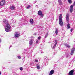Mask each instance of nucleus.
Returning a JSON list of instances; mask_svg holds the SVG:
<instances>
[{"label":"nucleus","instance_id":"nucleus-32","mask_svg":"<svg viewBox=\"0 0 75 75\" xmlns=\"http://www.w3.org/2000/svg\"><path fill=\"white\" fill-rule=\"evenodd\" d=\"M17 57L18 58V59H21V57L19 56H17Z\"/></svg>","mask_w":75,"mask_h":75},{"label":"nucleus","instance_id":"nucleus-25","mask_svg":"<svg viewBox=\"0 0 75 75\" xmlns=\"http://www.w3.org/2000/svg\"><path fill=\"white\" fill-rule=\"evenodd\" d=\"M63 58H64V57H62L61 58H60L59 60L61 61V60H62V59H63Z\"/></svg>","mask_w":75,"mask_h":75},{"label":"nucleus","instance_id":"nucleus-11","mask_svg":"<svg viewBox=\"0 0 75 75\" xmlns=\"http://www.w3.org/2000/svg\"><path fill=\"white\" fill-rule=\"evenodd\" d=\"M74 51H75V48H72L70 53V54L71 55L74 54Z\"/></svg>","mask_w":75,"mask_h":75},{"label":"nucleus","instance_id":"nucleus-42","mask_svg":"<svg viewBox=\"0 0 75 75\" xmlns=\"http://www.w3.org/2000/svg\"><path fill=\"white\" fill-rule=\"evenodd\" d=\"M36 7H37V8L38 7V5H37L36 6Z\"/></svg>","mask_w":75,"mask_h":75},{"label":"nucleus","instance_id":"nucleus-33","mask_svg":"<svg viewBox=\"0 0 75 75\" xmlns=\"http://www.w3.org/2000/svg\"><path fill=\"white\" fill-rule=\"evenodd\" d=\"M40 39H41V36H39L38 38V39L39 40H40Z\"/></svg>","mask_w":75,"mask_h":75},{"label":"nucleus","instance_id":"nucleus-2","mask_svg":"<svg viewBox=\"0 0 75 75\" xmlns=\"http://www.w3.org/2000/svg\"><path fill=\"white\" fill-rule=\"evenodd\" d=\"M62 14H61L60 15L59 17V23L60 26H61V27L63 26V22H62Z\"/></svg>","mask_w":75,"mask_h":75},{"label":"nucleus","instance_id":"nucleus-15","mask_svg":"<svg viewBox=\"0 0 75 75\" xmlns=\"http://www.w3.org/2000/svg\"><path fill=\"white\" fill-rule=\"evenodd\" d=\"M58 28H56V30L55 31V33L56 34V35H58Z\"/></svg>","mask_w":75,"mask_h":75},{"label":"nucleus","instance_id":"nucleus-19","mask_svg":"<svg viewBox=\"0 0 75 75\" xmlns=\"http://www.w3.org/2000/svg\"><path fill=\"white\" fill-rule=\"evenodd\" d=\"M30 22L31 24H33V23H34V22L33 21V19H30Z\"/></svg>","mask_w":75,"mask_h":75},{"label":"nucleus","instance_id":"nucleus-35","mask_svg":"<svg viewBox=\"0 0 75 75\" xmlns=\"http://www.w3.org/2000/svg\"><path fill=\"white\" fill-rule=\"evenodd\" d=\"M38 40H36V43H38Z\"/></svg>","mask_w":75,"mask_h":75},{"label":"nucleus","instance_id":"nucleus-12","mask_svg":"<svg viewBox=\"0 0 75 75\" xmlns=\"http://www.w3.org/2000/svg\"><path fill=\"white\" fill-rule=\"evenodd\" d=\"M5 30L6 31V32H9V31H12V30H11L10 29H8V28H5Z\"/></svg>","mask_w":75,"mask_h":75},{"label":"nucleus","instance_id":"nucleus-36","mask_svg":"<svg viewBox=\"0 0 75 75\" xmlns=\"http://www.w3.org/2000/svg\"><path fill=\"white\" fill-rule=\"evenodd\" d=\"M73 48H74V50H75V45L73 46Z\"/></svg>","mask_w":75,"mask_h":75},{"label":"nucleus","instance_id":"nucleus-37","mask_svg":"<svg viewBox=\"0 0 75 75\" xmlns=\"http://www.w3.org/2000/svg\"><path fill=\"white\" fill-rule=\"evenodd\" d=\"M44 59H46L47 58V57H46V56H45V57H44Z\"/></svg>","mask_w":75,"mask_h":75},{"label":"nucleus","instance_id":"nucleus-48","mask_svg":"<svg viewBox=\"0 0 75 75\" xmlns=\"http://www.w3.org/2000/svg\"><path fill=\"white\" fill-rule=\"evenodd\" d=\"M25 51H26V49H25Z\"/></svg>","mask_w":75,"mask_h":75},{"label":"nucleus","instance_id":"nucleus-51","mask_svg":"<svg viewBox=\"0 0 75 75\" xmlns=\"http://www.w3.org/2000/svg\"><path fill=\"white\" fill-rule=\"evenodd\" d=\"M48 60H49V59H48Z\"/></svg>","mask_w":75,"mask_h":75},{"label":"nucleus","instance_id":"nucleus-9","mask_svg":"<svg viewBox=\"0 0 75 75\" xmlns=\"http://www.w3.org/2000/svg\"><path fill=\"white\" fill-rule=\"evenodd\" d=\"M54 41H55V42H54V44L53 46V48H55V47H56V45H57V43H58V42L57 41V40H55Z\"/></svg>","mask_w":75,"mask_h":75},{"label":"nucleus","instance_id":"nucleus-26","mask_svg":"<svg viewBox=\"0 0 75 75\" xmlns=\"http://www.w3.org/2000/svg\"><path fill=\"white\" fill-rule=\"evenodd\" d=\"M73 11V9L70 8V13H72Z\"/></svg>","mask_w":75,"mask_h":75},{"label":"nucleus","instance_id":"nucleus-8","mask_svg":"<svg viewBox=\"0 0 75 75\" xmlns=\"http://www.w3.org/2000/svg\"><path fill=\"white\" fill-rule=\"evenodd\" d=\"M74 72V70H71L69 73L68 75H73V74Z\"/></svg>","mask_w":75,"mask_h":75},{"label":"nucleus","instance_id":"nucleus-10","mask_svg":"<svg viewBox=\"0 0 75 75\" xmlns=\"http://www.w3.org/2000/svg\"><path fill=\"white\" fill-rule=\"evenodd\" d=\"M54 70H52L49 74V75H52L53 74H54Z\"/></svg>","mask_w":75,"mask_h":75},{"label":"nucleus","instance_id":"nucleus-38","mask_svg":"<svg viewBox=\"0 0 75 75\" xmlns=\"http://www.w3.org/2000/svg\"><path fill=\"white\" fill-rule=\"evenodd\" d=\"M35 3H36V2L35 1H34V2H33V4H35Z\"/></svg>","mask_w":75,"mask_h":75},{"label":"nucleus","instance_id":"nucleus-24","mask_svg":"<svg viewBox=\"0 0 75 75\" xmlns=\"http://www.w3.org/2000/svg\"><path fill=\"white\" fill-rule=\"evenodd\" d=\"M47 37H48V33H46V34L45 35L44 37V38H46Z\"/></svg>","mask_w":75,"mask_h":75},{"label":"nucleus","instance_id":"nucleus-27","mask_svg":"<svg viewBox=\"0 0 75 75\" xmlns=\"http://www.w3.org/2000/svg\"><path fill=\"white\" fill-rule=\"evenodd\" d=\"M43 42H45V38H44L43 39Z\"/></svg>","mask_w":75,"mask_h":75},{"label":"nucleus","instance_id":"nucleus-3","mask_svg":"<svg viewBox=\"0 0 75 75\" xmlns=\"http://www.w3.org/2000/svg\"><path fill=\"white\" fill-rule=\"evenodd\" d=\"M65 54L66 57V58H70V55H69V50L65 51Z\"/></svg>","mask_w":75,"mask_h":75},{"label":"nucleus","instance_id":"nucleus-18","mask_svg":"<svg viewBox=\"0 0 75 75\" xmlns=\"http://www.w3.org/2000/svg\"><path fill=\"white\" fill-rule=\"evenodd\" d=\"M37 68L38 69H40V65L38 64H36Z\"/></svg>","mask_w":75,"mask_h":75},{"label":"nucleus","instance_id":"nucleus-46","mask_svg":"<svg viewBox=\"0 0 75 75\" xmlns=\"http://www.w3.org/2000/svg\"><path fill=\"white\" fill-rule=\"evenodd\" d=\"M74 42H75V39L74 40Z\"/></svg>","mask_w":75,"mask_h":75},{"label":"nucleus","instance_id":"nucleus-40","mask_svg":"<svg viewBox=\"0 0 75 75\" xmlns=\"http://www.w3.org/2000/svg\"><path fill=\"white\" fill-rule=\"evenodd\" d=\"M11 47H12V46H10L9 48L10 49V48H11Z\"/></svg>","mask_w":75,"mask_h":75},{"label":"nucleus","instance_id":"nucleus-31","mask_svg":"<svg viewBox=\"0 0 75 75\" xmlns=\"http://www.w3.org/2000/svg\"><path fill=\"white\" fill-rule=\"evenodd\" d=\"M20 70L21 71H23V67H20Z\"/></svg>","mask_w":75,"mask_h":75},{"label":"nucleus","instance_id":"nucleus-49","mask_svg":"<svg viewBox=\"0 0 75 75\" xmlns=\"http://www.w3.org/2000/svg\"><path fill=\"white\" fill-rule=\"evenodd\" d=\"M63 54H64V53H63Z\"/></svg>","mask_w":75,"mask_h":75},{"label":"nucleus","instance_id":"nucleus-23","mask_svg":"<svg viewBox=\"0 0 75 75\" xmlns=\"http://www.w3.org/2000/svg\"><path fill=\"white\" fill-rule=\"evenodd\" d=\"M30 7H31V6H30V5H29L27 6V7L26 8L27 9H28L29 8H30Z\"/></svg>","mask_w":75,"mask_h":75},{"label":"nucleus","instance_id":"nucleus-16","mask_svg":"<svg viewBox=\"0 0 75 75\" xmlns=\"http://www.w3.org/2000/svg\"><path fill=\"white\" fill-rule=\"evenodd\" d=\"M38 15L40 16V15H41L42 14V11H38Z\"/></svg>","mask_w":75,"mask_h":75},{"label":"nucleus","instance_id":"nucleus-5","mask_svg":"<svg viewBox=\"0 0 75 75\" xmlns=\"http://www.w3.org/2000/svg\"><path fill=\"white\" fill-rule=\"evenodd\" d=\"M3 23L4 24V26H5V25H7L8 24V21H7L6 19H4V21H3Z\"/></svg>","mask_w":75,"mask_h":75},{"label":"nucleus","instance_id":"nucleus-28","mask_svg":"<svg viewBox=\"0 0 75 75\" xmlns=\"http://www.w3.org/2000/svg\"><path fill=\"white\" fill-rule=\"evenodd\" d=\"M73 5H71L70 6V8H71V9H73Z\"/></svg>","mask_w":75,"mask_h":75},{"label":"nucleus","instance_id":"nucleus-47","mask_svg":"<svg viewBox=\"0 0 75 75\" xmlns=\"http://www.w3.org/2000/svg\"><path fill=\"white\" fill-rule=\"evenodd\" d=\"M0 75H1V73H0Z\"/></svg>","mask_w":75,"mask_h":75},{"label":"nucleus","instance_id":"nucleus-50","mask_svg":"<svg viewBox=\"0 0 75 75\" xmlns=\"http://www.w3.org/2000/svg\"><path fill=\"white\" fill-rule=\"evenodd\" d=\"M12 20H13V19H12Z\"/></svg>","mask_w":75,"mask_h":75},{"label":"nucleus","instance_id":"nucleus-21","mask_svg":"<svg viewBox=\"0 0 75 75\" xmlns=\"http://www.w3.org/2000/svg\"><path fill=\"white\" fill-rule=\"evenodd\" d=\"M65 46L67 47V48H70V47H71V46H69V45L68 44H65Z\"/></svg>","mask_w":75,"mask_h":75},{"label":"nucleus","instance_id":"nucleus-44","mask_svg":"<svg viewBox=\"0 0 75 75\" xmlns=\"http://www.w3.org/2000/svg\"><path fill=\"white\" fill-rule=\"evenodd\" d=\"M47 5H48V3H47Z\"/></svg>","mask_w":75,"mask_h":75},{"label":"nucleus","instance_id":"nucleus-45","mask_svg":"<svg viewBox=\"0 0 75 75\" xmlns=\"http://www.w3.org/2000/svg\"><path fill=\"white\" fill-rule=\"evenodd\" d=\"M43 52L42 51H41V53H42V52Z\"/></svg>","mask_w":75,"mask_h":75},{"label":"nucleus","instance_id":"nucleus-17","mask_svg":"<svg viewBox=\"0 0 75 75\" xmlns=\"http://www.w3.org/2000/svg\"><path fill=\"white\" fill-rule=\"evenodd\" d=\"M29 44L30 45H33V40H30L29 42Z\"/></svg>","mask_w":75,"mask_h":75},{"label":"nucleus","instance_id":"nucleus-29","mask_svg":"<svg viewBox=\"0 0 75 75\" xmlns=\"http://www.w3.org/2000/svg\"><path fill=\"white\" fill-rule=\"evenodd\" d=\"M38 60H37L36 59H35V62H38Z\"/></svg>","mask_w":75,"mask_h":75},{"label":"nucleus","instance_id":"nucleus-4","mask_svg":"<svg viewBox=\"0 0 75 75\" xmlns=\"http://www.w3.org/2000/svg\"><path fill=\"white\" fill-rule=\"evenodd\" d=\"M6 4V1L5 0H2L0 2V5L1 6H3Z\"/></svg>","mask_w":75,"mask_h":75},{"label":"nucleus","instance_id":"nucleus-41","mask_svg":"<svg viewBox=\"0 0 75 75\" xmlns=\"http://www.w3.org/2000/svg\"><path fill=\"white\" fill-rule=\"evenodd\" d=\"M33 35H36V33H34V34H33Z\"/></svg>","mask_w":75,"mask_h":75},{"label":"nucleus","instance_id":"nucleus-13","mask_svg":"<svg viewBox=\"0 0 75 75\" xmlns=\"http://www.w3.org/2000/svg\"><path fill=\"white\" fill-rule=\"evenodd\" d=\"M6 28H8L9 29H10L11 28L10 25L8 23L6 25Z\"/></svg>","mask_w":75,"mask_h":75},{"label":"nucleus","instance_id":"nucleus-20","mask_svg":"<svg viewBox=\"0 0 75 75\" xmlns=\"http://www.w3.org/2000/svg\"><path fill=\"white\" fill-rule=\"evenodd\" d=\"M19 25L21 26V25H24V22H20L19 23Z\"/></svg>","mask_w":75,"mask_h":75},{"label":"nucleus","instance_id":"nucleus-30","mask_svg":"<svg viewBox=\"0 0 75 75\" xmlns=\"http://www.w3.org/2000/svg\"><path fill=\"white\" fill-rule=\"evenodd\" d=\"M40 16H41V17H44V14H42H42L40 15Z\"/></svg>","mask_w":75,"mask_h":75},{"label":"nucleus","instance_id":"nucleus-7","mask_svg":"<svg viewBox=\"0 0 75 75\" xmlns=\"http://www.w3.org/2000/svg\"><path fill=\"white\" fill-rule=\"evenodd\" d=\"M15 37H17V38H18L20 37V34L18 33V32H16L15 34Z\"/></svg>","mask_w":75,"mask_h":75},{"label":"nucleus","instance_id":"nucleus-39","mask_svg":"<svg viewBox=\"0 0 75 75\" xmlns=\"http://www.w3.org/2000/svg\"><path fill=\"white\" fill-rule=\"evenodd\" d=\"M73 6H75V1L74 2V3Z\"/></svg>","mask_w":75,"mask_h":75},{"label":"nucleus","instance_id":"nucleus-14","mask_svg":"<svg viewBox=\"0 0 75 75\" xmlns=\"http://www.w3.org/2000/svg\"><path fill=\"white\" fill-rule=\"evenodd\" d=\"M58 1L59 5H62V1H61V0H58Z\"/></svg>","mask_w":75,"mask_h":75},{"label":"nucleus","instance_id":"nucleus-43","mask_svg":"<svg viewBox=\"0 0 75 75\" xmlns=\"http://www.w3.org/2000/svg\"><path fill=\"white\" fill-rule=\"evenodd\" d=\"M1 39H0V42H1Z\"/></svg>","mask_w":75,"mask_h":75},{"label":"nucleus","instance_id":"nucleus-6","mask_svg":"<svg viewBox=\"0 0 75 75\" xmlns=\"http://www.w3.org/2000/svg\"><path fill=\"white\" fill-rule=\"evenodd\" d=\"M10 9L11 10H14L16 8V7L13 5L10 6Z\"/></svg>","mask_w":75,"mask_h":75},{"label":"nucleus","instance_id":"nucleus-34","mask_svg":"<svg viewBox=\"0 0 75 75\" xmlns=\"http://www.w3.org/2000/svg\"><path fill=\"white\" fill-rule=\"evenodd\" d=\"M74 30L73 29H71L70 30V31L71 32H72V31H73Z\"/></svg>","mask_w":75,"mask_h":75},{"label":"nucleus","instance_id":"nucleus-22","mask_svg":"<svg viewBox=\"0 0 75 75\" xmlns=\"http://www.w3.org/2000/svg\"><path fill=\"white\" fill-rule=\"evenodd\" d=\"M68 1L69 4L72 3V0H68Z\"/></svg>","mask_w":75,"mask_h":75},{"label":"nucleus","instance_id":"nucleus-1","mask_svg":"<svg viewBox=\"0 0 75 75\" xmlns=\"http://www.w3.org/2000/svg\"><path fill=\"white\" fill-rule=\"evenodd\" d=\"M69 14L68 13H67L66 14V20L67 23L68 24L67 25V26L68 28H70V24L69 23Z\"/></svg>","mask_w":75,"mask_h":75}]
</instances>
